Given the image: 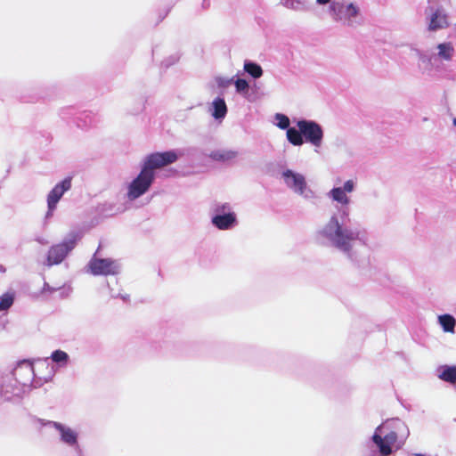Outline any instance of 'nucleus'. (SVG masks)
<instances>
[{
  "label": "nucleus",
  "instance_id": "obj_1",
  "mask_svg": "<svg viewBox=\"0 0 456 456\" xmlns=\"http://www.w3.org/2000/svg\"><path fill=\"white\" fill-rule=\"evenodd\" d=\"M322 234L329 239L333 245L345 251L350 252L352 242L359 239V232L343 228L336 216H332L322 231Z\"/></svg>",
  "mask_w": 456,
  "mask_h": 456
},
{
  "label": "nucleus",
  "instance_id": "obj_2",
  "mask_svg": "<svg viewBox=\"0 0 456 456\" xmlns=\"http://www.w3.org/2000/svg\"><path fill=\"white\" fill-rule=\"evenodd\" d=\"M385 426H379L372 436V441L379 448V452L382 456H388L393 452V447L397 442L398 436L395 431L385 433Z\"/></svg>",
  "mask_w": 456,
  "mask_h": 456
},
{
  "label": "nucleus",
  "instance_id": "obj_3",
  "mask_svg": "<svg viewBox=\"0 0 456 456\" xmlns=\"http://www.w3.org/2000/svg\"><path fill=\"white\" fill-rule=\"evenodd\" d=\"M154 181V175L146 169L142 168L139 175L131 182L128 186L127 198L134 200L143 195Z\"/></svg>",
  "mask_w": 456,
  "mask_h": 456
},
{
  "label": "nucleus",
  "instance_id": "obj_4",
  "mask_svg": "<svg viewBox=\"0 0 456 456\" xmlns=\"http://www.w3.org/2000/svg\"><path fill=\"white\" fill-rule=\"evenodd\" d=\"M177 159L178 156L174 151L154 152L147 156L142 168L155 175V169H159L167 165L173 164Z\"/></svg>",
  "mask_w": 456,
  "mask_h": 456
},
{
  "label": "nucleus",
  "instance_id": "obj_5",
  "mask_svg": "<svg viewBox=\"0 0 456 456\" xmlns=\"http://www.w3.org/2000/svg\"><path fill=\"white\" fill-rule=\"evenodd\" d=\"M77 240V235L73 234L70 239L52 246L47 254V265L52 266L53 265L61 264L69 252L75 248Z\"/></svg>",
  "mask_w": 456,
  "mask_h": 456
},
{
  "label": "nucleus",
  "instance_id": "obj_6",
  "mask_svg": "<svg viewBox=\"0 0 456 456\" xmlns=\"http://www.w3.org/2000/svg\"><path fill=\"white\" fill-rule=\"evenodd\" d=\"M302 132L303 139L315 147H320L323 138V131L319 124L310 120H300L297 124Z\"/></svg>",
  "mask_w": 456,
  "mask_h": 456
},
{
  "label": "nucleus",
  "instance_id": "obj_7",
  "mask_svg": "<svg viewBox=\"0 0 456 456\" xmlns=\"http://www.w3.org/2000/svg\"><path fill=\"white\" fill-rule=\"evenodd\" d=\"M88 270L94 275H115L118 273V264L110 258L93 257L88 263Z\"/></svg>",
  "mask_w": 456,
  "mask_h": 456
},
{
  "label": "nucleus",
  "instance_id": "obj_8",
  "mask_svg": "<svg viewBox=\"0 0 456 456\" xmlns=\"http://www.w3.org/2000/svg\"><path fill=\"white\" fill-rule=\"evenodd\" d=\"M71 177H66L57 183L47 196L48 211L53 212L63 194L71 188Z\"/></svg>",
  "mask_w": 456,
  "mask_h": 456
},
{
  "label": "nucleus",
  "instance_id": "obj_9",
  "mask_svg": "<svg viewBox=\"0 0 456 456\" xmlns=\"http://www.w3.org/2000/svg\"><path fill=\"white\" fill-rule=\"evenodd\" d=\"M282 177L288 187L295 192L303 194L306 189V182L303 175L288 169L282 173Z\"/></svg>",
  "mask_w": 456,
  "mask_h": 456
},
{
  "label": "nucleus",
  "instance_id": "obj_10",
  "mask_svg": "<svg viewBox=\"0 0 456 456\" xmlns=\"http://www.w3.org/2000/svg\"><path fill=\"white\" fill-rule=\"evenodd\" d=\"M331 11L335 15V19L338 20H350L358 14V8L353 4L345 5L341 3H333L330 6Z\"/></svg>",
  "mask_w": 456,
  "mask_h": 456
},
{
  "label": "nucleus",
  "instance_id": "obj_11",
  "mask_svg": "<svg viewBox=\"0 0 456 456\" xmlns=\"http://www.w3.org/2000/svg\"><path fill=\"white\" fill-rule=\"evenodd\" d=\"M449 26L447 15L438 8L430 16L428 24L429 31H436L438 29L445 28Z\"/></svg>",
  "mask_w": 456,
  "mask_h": 456
},
{
  "label": "nucleus",
  "instance_id": "obj_12",
  "mask_svg": "<svg viewBox=\"0 0 456 456\" xmlns=\"http://www.w3.org/2000/svg\"><path fill=\"white\" fill-rule=\"evenodd\" d=\"M212 223L220 230H227L236 223V217L233 213L216 215L212 218Z\"/></svg>",
  "mask_w": 456,
  "mask_h": 456
},
{
  "label": "nucleus",
  "instance_id": "obj_13",
  "mask_svg": "<svg viewBox=\"0 0 456 456\" xmlns=\"http://www.w3.org/2000/svg\"><path fill=\"white\" fill-rule=\"evenodd\" d=\"M53 427L61 433V440L69 444L73 445L77 444V436L74 430L69 428L64 427L59 422H53Z\"/></svg>",
  "mask_w": 456,
  "mask_h": 456
},
{
  "label": "nucleus",
  "instance_id": "obj_14",
  "mask_svg": "<svg viewBox=\"0 0 456 456\" xmlns=\"http://www.w3.org/2000/svg\"><path fill=\"white\" fill-rule=\"evenodd\" d=\"M213 112L212 115L215 118H223L225 117L227 113V107L226 103L224 99L222 98H216L213 103Z\"/></svg>",
  "mask_w": 456,
  "mask_h": 456
},
{
  "label": "nucleus",
  "instance_id": "obj_15",
  "mask_svg": "<svg viewBox=\"0 0 456 456\" xmlns=\"http://www.w3.org/2000/svg\"><path fill=\"white\" fill-rule=\"evenodd\" d=\"M237 156V151L231 150H218L210 153V158L216 161H229Z\"/></svg>",
  "mask_w": 456,
  "mask_h": 456
},
{
  "label": "nucleus",
  "instance_id": "obj_16",
  "mask_svg": "<svg viewBox=\"0 0 456 456\" xmlns=\"http://www.w3.org/2000/svg\"><path fill=\"white\" fill-rule=\"evenodd\" d=\"M439 379L452 384L456 383V366H444L438 375Z\"/></svg>",
  "mask_w": 456,
  "mask_h": 456
},
{
  "label": "nucleus",
  "instance_id": "obj_17",
  "mask_svg": "<svg viewBox=\"0 0 456 456\" xmlns=\"http://www.w3.org/2000/svg\"><path fill=\"white\" fill-rule=\"evenodd\" d=\"M287 138L289 142L295 146H300L304 143L302 132L295 127L288 128Z\"/></svg>",
  "mask_w": 456,
  "mask_h": 456
},
{
  "label": "nucleus",
  "instance_id": "obj_18",
  "mask_svg": "<svg viewBox=\"0 0 456 456\" xmlns=\"http://www.w3.org/2000/svg\"><path fill=\"white\" fill-rule=\"evenodd\" d=\"M438 56L445 61H450L454 49L451 43H442L437 45Z\"/></svg>",
  "mask_w": 456,
  "mask_h": 456
},
{
  "label": "nucleus",
  "instance_id": "obj_19",
  "mask_svg": "<svg viewBox=\"0 0 456 456\" xmlns=\"http://www.w3.org/2000/svg\"><path fill=\"white\" fill-rule=\"evenodd\" d=\"M346 192L340 187L333 188L330 191V195L333 200L338 201L342 205H347L349 203V198L346 194Z\"/></svg>",
  "mask_w": 456,
  "mask_h": 456
},
{
  "label": "nucleus",
  "instance_id": "obj_20",
  "mask_svg": "<svg viewBox=\"0 0 456 456\" xmlns=\"http://www.w3.org/2000/svg\"><path fill=\"white\" fill-rule=\"evenodd\" d=\"M439 322L446 332H453L455 327V319L450 314H444L439 317Z\"/></svg>",
  "mask_w": 456,
  "mask_h": 456
},
{
  "label": "nucleus",
  "instance_id": "obj_21",
  "mask_svg": "<svg viewBox=\"0 0 456 456\" xmlns=\"http://www.w3.org/2000/svg\"><path fill=\"white\" fill-rule=\"evenodd\" d=\"M244 70L254 78H258L263 75V69L261 66L250 61L245 62Z\"/></svg>",
  "mask_w": 456,
  "mask_h": 456
},
{
  "label": "nucleus",
  "instance_id": "obj_22",
  "mask_svg": "<svg viewBox=\"0 0 456 456\" xmlns=\"http://www.w3.org/2000/svg\"><path fill=\"white\" fill-rule=\"evenodd\" d=\"M14 296L12 293H5L0 297V311L8 310L13 304Z\"/></svg>",
  "mask_w": 456,
  "mask_h": 456
},
{
  "label": "nucleus",
  "instance_id": "obj_23",
  "mask_svg": "<svg viewBox=\"0 0 456 456\" xmlns=\"http://www.w3.org/2000/svg\"><path fill=\"white\" fill-rule=\"evenodd\" d=\"M51 358L54 362H63L65 364L68 362L69 355L64 351L55 350L54 352H53Z\"/></svg>",
  "mask_w": 456,
  "mask_h": 456
},
{
  "label": "nucleus",
  "instance_id": "obj_24",
  "mask_svg": "<svg viewBox=\"0 0 456 456\" xmlns=\"http://www.w3.org/2000/svg\"><path fill=\"white\" fill-rule=\"evenodd\" d=\"M276 119L278 121V124L277 126L281 128V129H287L289 128V119L287 116L283 115V114H277L276 115Z\"/></svg>",
  "mask_w": 456,
  "mask_h": 456
},
{
  "label": "nucleus",
  "instance_id": "obj_25",
  "mask_svg": "<svg viewBox=\"0 0 456 456\" xmlns=\"http://www.w3.org/2000/svg\"><path fill=\"white\" fill-rule=\"evenodd\" d=\"M235 87H236V90L239 93H240V92H248V82L245 79L238 78L235 81Z\"/></svg>",
  "mask_w": 456,
  "mask_h": 456
},
{
  "label": "nucleus",
  "instance_id": "obj_26",
  "mask_svg": "<svg viewBox=\"0 0 456 456\" xmlns=\"http://www.w3.org/2000/svg\"><path fill=\"white\" fill-rule=\"evenodd\" d=\"M354 187V183L352 180H348L345 183L344 187L342 188L346 192L353 191Z\"/></svg>",
  "mask_w": 456,
  "mask_h": 456
},
{
  "label": "nucleus",
  "instance_id": "obj_27",
  "mask_svg": "<svg viewBox=\"0 0 456 456\" xmlns=\"http://www.w3.org/2000/svg\"><path fill=\"white\" fill-rule=\"evenodd\" d=\"M330 0H317V3L320 4H326L330 2Z\"/></svg>",
  "mask_w": 456,
  "mask_h": 456
},
{
  "label": "nucleus",
  "instance_id": "obj_28",
  "mask_svg": "<svg viewBox=\"0 0 456 456\" xmlns=\"http://www.w3.org/2000/svg\"><path fill=\"white\" fill-rule=\"evenodd\" d=\"M453 125L456 126V118L453 119Z\"/></svg>",
  "mask_w": 456,
  "mask_h": 456
}]
</instances>
